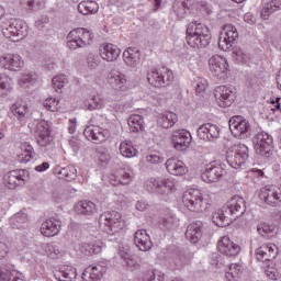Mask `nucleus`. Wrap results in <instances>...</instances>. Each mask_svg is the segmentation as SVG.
<instances>
[{"mask_svg":"<svg viewBox=\"0 0 281 281\" xmlns=\"http://www.w3.org/2000/svg\"><path fill=\"white\" fill-rule=\"evenodd\" d=\"M246 207L245 199L235 195L225 206L213 213L212 221L217 227H227L232 223V217L238 218L245 214Z\"/></svg>","mask_w":281,"mask_h":281,"instance_id":"f257e3e1","label":"nucleus"},{"mask_svg":"<svg viewBox=\"0 0 281 281\" xmlns=\"http://www.w3.org/2000/svg\"><path fill=\"white\" fill-rule=\"evenodd\" d=\"M212 41L210 29L200 22L193 21L187 26V43L190 47L199 49L201 47H207Z\"/></svg>","mask_w":281,"mask_h":281,"instance_id":"f03ea898","label":"nucleus"},{"mask_svg":"<svg viewBox=\"0 0 281 281\" xmlns=\"http://www.w3.org/2000/svg\"><path fill=\"white\" fill-rule=\"evenodd\" d=\"M182 203L189 212L201 214L210 210V204L203 199V193L199 189H188L182 195Z\"/></svg>","mask_w":281,"mask_h":281,"instance_id":"7ed1b4c3","label":"nucleus"},{"mask_svg":"<svg viewBox=\"0 0 281 281\" xmlns=\"http://www.w3.org/2000/svg\"><path fill=\"white\" fill-rule=\"evenodd\" d=\"M93 43V32L87 29H75L67 35V47L69 49H80Z\"/></svg>","mask_w":281,"mask_h":281,"instance_id":"20e7f679","label":"nucleus"},{"mask_svg":"<svg viewBox=\"0 0 281 281\" xmlns=\"http://www.w3.org/2000/svg\"><path fill=\"white\" fill-rule=\"evenodd\" d=\"M249 159V147L245 144H235L226 151V161L231 168H240Z\"/></svg>","mask_w":281,"mask_h":281,"instance_id":"39448f33","label":"nucleus"},{"mask_svg":"<svg viewBox=\"0 0 281 281\" xmlns=\"http://www.w3.org/2000/svg\"><path fill=\"white\" fill-rule=\"evenodd\" d=\"M147 80L151 87H156L157 89H161V87H170L172 81L175 80V75L172 70L167 67H162L159 69H151L147 75Z\"/></svg>","mask_w":281,"mask_h":281,"instance_id":"423d86ee","label":"nucleus"},{"mask_svg":"<svg viewBox=\"0 0 281 281\" xmlns=\"http://www.w3.org/2000/svg\"><path fill=\"white\" fill-rule=\"evenodd\" d=\"M2 34L5 38H10L13 43L21 41L26 36L25 27L23 26V21L18 19H10L1 24Z\"/></svg>","mask_w":281,"mask_h":281,"instance_id":"0eeeda50","label":"nucleus"},{"mask_svg":"<svg viewBox=\"0 0 281 281\" xmlns=\"http://www.w3.org/2000/svg\"><path fill=\"white\" fill-rule=\"evenodd\" d=\"M252 144L257 155L269 157L273 150V137L268 133L260 132L252 137Z\"/></svg>","mask_w":281,"mask_h":281,"instance_id":"6e6552de","label":"nucleus"},{"mask_svg":"<svg viewBox=\"0 0 281 281\" xmlns=\"http://www.w3.org/2000/svg\"><path fill=\"white\" fill-rule=\"evenodd\" d=\"M229 131L234 137H238V139H245L249 136V133L251 131V124H249V121L247 119H244L240 115L233 116L229 120Z\"/></svg>","mask_w":281,"mask_h":281,"instance_id":"1a4fd4ad","label":"nucleus"},{"mask_svg":"<svg viewBox=\"0 0 281 281\" xmlns=\"http://www.w3.org/2000/svg\"><path fill=\"white\" fill-rule=\"evenodd\" d=\"M259 199L263 201L266 205H270L271 207H280L281 190L273 184H268L261 188Z\"/></svg>","mask_w":281,"mask_h":281,"instance_id":"9d476101","label":"nucleus"},{"mask_svg":"<svg viewBox=\"0 0 281 281\" xmlns=\"http://www.w3.org/2000/svg\"><path fill=\"white\" fill-rule=\"evenodd\" d=\"M209 69L220 80H223L229 74V64L227 58L221 55H213L209 59Z\"/></svg>","mask_w":281,"mask_h":281,"instance_id":"9b49d317","label":"nucleus"},{"mask_svg":"<svg viewBox=\"0 0 281 281\" xmlns=\"http://www.w3.org/2000/svg\"><path fill=\"white\" fill-rule=\"evenodd\" d=\"M238 38V30L232 24H225L220 34L218 47L223 52H229L234 42Z\"/></svg>","mask_w":281,"mask_h":281,"instance_id":"f8f14e48","label":"nucleus"},{"mask_svg":"<svg viewBox=\"0 0 281 281\" xmlns=\"http://www.w3.org/2000/svg\"><path fill=\"white\" fill-rule=\"evenodd\" d=\"M35 137L38 146L42 148H47L54 143V136L52 135V130L47 121H41L35 127Z\"/></svg>","mask_w":281,"mask_h":281,"instance_id":"ddd939ff","label":"nucleus"},{"mask_svg":"<svg viewBox=\"0 0 281 281\" xmlns=\"http://www.w3.org/2000/svg\"><path fill=\"white\" fill-rule=\"evenodd\" d=\"M214 98L218 106H222L223 109L232 106V104H234V100H236V97L234 94V87L217 86L214 89Z\"/></svg>","mask_w":281,"mask_h":281,"instance_id":"4468645a","label":"nucleus"},{"mask_svg":"<svg viewBox=\"0 0 281 281\" xmlns=\"http://www.w3.org/2000/svg\"><path fill=\"white\" fill-rule=\"evenodd\" d=\"M122 215L116 211H106L99 217V225L103 227L105 232H117L120 229V221Z\"/></svg>","mask_w":281,"mask_h":281,"instance_id":"2eb2a0df","label":"nucleus"},{"mask_svg":"<svg viewBox=\"0 0 281 281\" xmlns=\"http://www.w3.org/2000/svg\"><path fill=\"white\" fill-rule=\"evenodd\" d=\"M3 179L5 186H8L10 190H14L16 186H25V182L30 179V172L24 169H15L7 172Z\"/></svg>","mask_w":281,"mask_h":281,"instance_id":"dca6fc26","label":"nucleus"},{"mask_svg":"<svg viewBox=\"0 0 281 281\" xmlns=\"http://www.w3.org/2000/svg\"><path fill=\"white\" fill-rule=\"evenodd\" d=\"M223 172H225V169L218 162L212 161L205 166L201 179L204 183H217L223 178Z\"/></svg>","mask_w":281,"mask_h":281,"instance_id":"f3484780","label":"nucleus"},{"mask_svg":"<svg viewBox=\"0 0 281 281\" xmlns=\"http://www.w3.org/2000/svg\"><path fill=\"white\" fill-rule=\"evenodd\" d=\"M278 256V246L276 244H263L256 250V258L259 262L269 267V262Z\"/></svg>","mask_w":281,"mask_h":281,"instance_id":"a211bd4d","label":"nucleus"},{"mask_svg":"<svg viewBox=\"0 0 281 281\" xmlns=\"http://www.w3.org/2000/svg\"><path fill=\"white\" fill-rule=\"evenodd\" d=\"M108 83L112 89H115V91H126L128 87L131 86L128 83V78H126V75L121 72L120 70H111L108 76Z\"/></svg>","mask_w":281,"mask_h":281,"instance_id":"6ab92c4d","label":"nucleus"},{"mask_svg":"<svg viewBox=\"0 0 281 281\" xmlns=\"http://www.w3.org/2000/svg\"><path fill=\"white\" fill-rule=\"evenodd\" d=\"M171 142L176 150H186L192 143V134L187 130H177L171 134Z\"/></svg>","mask_w":281,"mask_h":281,"instance_id":"aec40b11","label":"nucleus"},{"mask_svg":"<svg viewBox=\"0 0 281 281\" xmlns=\"http://www.w3.org/2000/svg\"><path fill=\"white\" fill-rule=\"evenodd\" d=\"M196 133L199 139H203L204 142H214V139H218V137H221V127L216 124L205 123L198 128Z\"/></svg>","mask_w":281,"mask_h":281,"instance_id":"412c9836","label":"nucleus"},{"mask_svg":"<svg viewBox=\"0 0 281 281\" xmlns=\"http://www.w3.org/2000/svg\"><path fill=\"white\" fill-rule=\"evenodd\" d=\"M0 65L9 71H21L23 69V58L19 54H3L0 57Z\"/></svg>","mask_w":281,"mask_h":281,"instance_id":"4be33fe9","label":"nucleus"},{"mask_svg":"<svg viewBox=\"0 0 281 281\" xmlns=\"http://www.w3.org/2000/svg\"><path fill=\"white\" fill-rule=\"evenodd\" d=\"M83 135L89 142H93V144H102L109 137V132L101 127L90 125L85 128Z\"/></svg>","mask_w":281,"mask_h":281,"instance_id":"5701e85b","label":"nucleus"},{"mask_svg":"<svg viewBox=\"0 0 281 281\" xmlns=\"http://www.w3.org/2000/svg\"><path fill=\"white\" fill-rule=\"evenodd\" d=\"M133 181V171L119 169L110 176L111 186H128Z\"/></svg>","mask_w":281,"mask_h":281,"instance_id":"b1692460","label":"nucleus"},{"mask_svg":"<svg viewBox=\"0 0 281 281\" xmlns=\"http://www.w3.org/2000/svg\"><path fill=\"white\" fill-rule=\"evenodd\" d=\"M217 249L224 256H238L240 252V246L234 244L227 236L222 237L217 245Z\"/></svg>","mask_w":281,"mask_h":281,"instance_id":"393cba45","label":"nucleus"},{"mask_svg":"<svg viewBox=\"0 0 281 281\" xmlns=\"http://www.w3.org/2000/svg\"><path fill=\"white\" fill-rule=\"evenodd\" d=\"M166 169L169 175H173L175 177H183L188 172L186 164L177 158H169L166 161Z\"/></svg>","mask_w":281,"mask_h":281,"instance_id":"a878e982","label":"nucleus"},{"mask_svg":"<svg viewBox=\"0 0 281 281\" xmlns=\"http://www.w3.org/2000/svg\"><path fill=\"white\" fill-rule=\"evenodd\" d=\"M60 232V221L56 218H48L41 225V234L50 238L52 236H58Z\"/></svg>","mask_w":281,"mask_h":281,"instance_id":"bb28decb","label":"nucleus"},{"mask_svg":"<svg viewBox=\"0 0 281 281\" xmlns=\"http://www.w3.org/2000/svg\"><path fill=\"white\" fill-rule=\"evenodd\" d=\"M134 243L140 251H149L153 248V241L146 229H138L134 235Z\"/></svg>","mask_w":281,"mask_h":281,"instance_id":"cd10ccee","label":"nucleus"},{"mask_svg":"<svg viewBox=\"0 0 281 281\" xmlns=\"http://www.w3.org/2000/svg\"><path fill=\"white\" fill-rule=\"evenodd\" d=\"M11 113L19 120V122L25 124L27 117H30V108L27 106V103L16 101L11 105Z\"/></svg>","mask_w":281,"mask_h":281,"instance_id":"c85d7f7f","label":"nucleus"},{"mask_svg":"<svg viewBox=\"0 0 281 281\" xmlns=\"http://www.w3.org/2000/svg\"><path fill=\"white\" fill-rule=\"evenodd\" d=\"M203 236V223L202 222H193L188 225L186 232V238L190 240V243L196 244L201 240Z\"/></svg>","mask_w":281,"mask_h":281,"instance_id":"c756f323","label":"nucleus"},{"mask_svg":"<svg viewBox=\"0 0 281 281\" xmlns=\"http://www.w3.org/2000/svg\"><path fill=\"white\" fill-rule=\"evenodd\" d=\"M120 48L115 44H103L100 46V56L108 63H113L120 57Z\"/></svg>","mask_w":281,"mask_h":281,"instance_id":"7c9ffc66","label":"nucleus"},{"mask_svg":"<svg viewBox=\"0 0 281 281\" xmlns=\"http://www.w3.org/2000/svg\"><path fill=\"white\" fill-rule=\"evenodd\" d=\"M78 277L76 268L71 266H61L59 270L54 272V278L58 281H72Z\"/></svg>","mask_w":281,"mask_h":281,"instance_id":"2f4dec72","label":"nucleus"},{"mask_svg":"<svg viewBox=\"0 0 281 281\" xmlns=\"http://www.w3.org/2000/svg\"><path fill=\"white\" fill-rule=\"evenodd\" d=\"M105 269L102 266H92L86 268L81 278L83 281H98L102 280Z\"/></svg>","mask_w":281,"mask_h":281,"instance_id":"473e14b6","label":"nucleus"},{"mask_svg":"<svg viewBox=\"0 0 281 281\" xmlns=\"http://www.w3.org/2000/svg\"><path fill=\"white\" fill-rule=\"evenodd\" d=\"M34 157H36L34 147L29 143H22L18 155V161H20V164H29V161H32Z\"/></svg>","mask_w":281,"mask_h":281,"instance_id":"72a5a7b5","label":"nucleus"},{"mask_svg":"<svg viewBox=\"0 0 281 281\" xmlns=\"http://www.w3.org/2000/svg\"><path fill=\"white\" fill-rule=\"evenodd\" d=\"M75 212L76 214H81L82 216H93L95 212H98V209L95 207V203L91 201H79L75 205Z\"/></svg>","mask_w":281,"mask_h":281,"instance_id":"f704fd0d","label":"nucleus"},{"mask_svg":"<svg viewBox=\"0 0 281 281\" xmlns=\"http://www.w3.org/2000/svg\"><path fill=\"white\" fill-rule=\"evenodd\" d=\"M27 214L25 212L15 213L10 220V227L12 229H25L29 222Z\"/></svg>","mask_w":281,"mask_h":281,"instance_id":"c9c22d12","label":"nucleus"},{"mask_svg":"<svg viewBox=\"0 0 281 281\" xmlns=\"http://www.w3.org/2000/svg\"><path fill=\"white\" fill-rule=\"evenodd\" d=\"M139 56V50L137 48L130 47L123 52V60L127 67H137Z\"/></svg>","mask_w":281,"mask_h":281,"instance_id":"e433bc0d","label":"nucleus"},{"mask_svg":"<svg viewBox=\"0 0 281 281\" xmlns=\"http://www.w3.org/2000/svg\"><path fill=\"white\" fill-rule=\"evenodd\" d=\"M281 9V1L280 0H272L265 4V7L261 10L260 16L263 19V21L269 20L271 14L273 12H278Z\"/></svg>","mask_w":281,"mask_h":281,"instance_id":"4c0bfd02","label":"nucleus"},{"mask_svg":"<svg viewBox=\"0 0 281 281\" xmlns=\"http://www.w3.org/2000/svg\"><path fill=\"white\" fill-rule=\"evenodd\" d=\"M177 122H179V116L173 112H166L158 120V123L162 128H172Z\"/></svg>","mask_w":281,"mask_h":281,"instance_id":"58836bf2","label":"nucleus"},{"mask_svg":"<svg viewBox=\"0 0 281 281\" xmlns=\"http://www.w3.org/2000/svg\"><path fill=\"white\" fill-rule=\"evenodd\" d=\"M0 281H25L23 273L16 270L0 269Z\"/></svg>","mask_w":281,"mask_h":281,"instance_id":"ea45409f","label":"nucleus"},{"mask_svg":"<svg viewBox=\"0 0 281 281\" xmlns=\"http://www.w3.org/2000/svg\"><path fill=\"white\" fill-rule=\"evenodd\" d=\"M98 2L95 1H83L78 4V12L87 16V14H95L99 10Z\"/></svg>","mask_w":281,"mask_h":281,"instance_id":"a19ab883","label":"nucleus"},{"mask_svg":"<svg viewBox=\"0 0 281 281\" xmlns=\"http://www.w3.org/2000/svg\"><path fill=\"white\" fill-rule=\"evenodd\" d=\"M127 124L132 133H139V131H144V116L133 114L130 116Z\"/></svg>","mask_w":281,"mask_h":281,"instance_id":"79ce46f5","label":"nucleus"},{"mask_svg":"<svg viewBox=\"0 0 281 281\" xmlns=\"http://www.w3.org/2000/svg\"><path fill=\"white\" fill-rule=\"evenodd\" d=\"M37 80H38V78L36 77V74L27 72L20 77L19 86L22 89H32V87H34V85H36Z\"/></svg>","mask_w":281,"mask_h":281,"instance_id":"37998d69","label":"nucleus"},{"mask_svg":"<svg viewBox=\"0 0 281 281\" xmlns=\"http://www.w3.org/2000/svg\"><path fill=\"white\" fill-rule=\"evenodd\" d=\"M258 234L263 238H273L276 234V226L267 223H261L257 226Z\"/></svg>","mask_w":281,"mask_h":281,"instance_id":"c03bdc74","label":"nucleus"},{"mask_svg":"<svg viewBox=\"0 0 281 281\" xmlns=\"http://www.w3.org/2000/svg\"><path fill=\"white\" fill-rule=\"evenodd\" d=\"M120 153L123 157L131 158L137 155V149H135V147L133 146V143L128 140H124L120 145Z\"/></svg>","mask_w":281,"mask_h":281,"instance_id":"a18cd8bd","label":"nucleus"},{"mask_svg":"<svg viewBox=\"0 0 281 281\" xmlns=\"http://www.w3.org/2000/svg\"><path fill=\"white\" fill-rule=\"evenodd\" d=\"M186 265H190V259H188L186 255H177L173 257L170 267L173 271H179L183 269Z\"/></svg>","mask_w":281,"mask_h":281,"instance_id":"49530a36","label":"nucleus"},{"mask_svg":"<svg viewBox=\"0 0 281 281\" xmlns=\"http://www.w3.org/2000/svg\"><path fill=\"white\" fill-rule=\"evenodd\" d=\"M79 251H81L83 256H92V254H100L102 251V246H95L89 243H81L79 246Z\"/></svg>","mask_w":281,"mask_h":281,"instance_id":"de8ad7c7","label":"nucleus"},{"mask_svg":"<svg viewBox=\"0 0 281 281\" xmlns=\"http://www.w3.org/2000/svg\"><path fill=\"white\" fill-rule=\"evenodd\" d=\"M145 190L151 194H161V183L160 180L150 178L145 182Z\"/></svg>","mask_w":281,"mask_h":281,"instance_id":"09e8293b","label":"nucleus"},{"mask_svg":"<svg viewBox=\"0 0 281 281\" xmlns=\"http://www.w3.org/2000/svg\"><path fill=\"white\" fill-rule=\"evenodd\" d=\"M177 186L175 184V180L167 178L160 180V194H170L176 190Z\"/></svg>","mask_w":281,"mask_h":281,"instance_id":"8fccbe9b","label":"nucleus"},{"mask_svg":"<svg viewBox=\"0 0 281 281\" xmlns=\"http://www.w3.org/2000/svg\"><path fill=\"white\" fill-rule=\"evenodd\" d=\"M76 167L67 166L59 170L58 175L61 179H66V181H71L76 179Z\"/></svg>","mask_w":281,"mask_h":281,"instance_id":"3c124183","label":"nucleus"},{"mask_svg":"<svg viewBox=\"0 0 281 281\" xmlns=\"http://www.w3.org/2000/svg\"><path fill=\"white\" fill-rule=\"evenodd\" d=\"M98 109H104V99L100 95H93L88 101V111H95Z\"/></svg>","mask_w":281,"mask_h":281,"instance_id":"603ef678","label":"nucleus"},{"mask_svg":"<svg viewBox=\"0 0 281 281\" xmlns=\"http://www.w3.org/2000/svg\"><path fill=\"white\" fill-rule=\"evenodd\" d=\"M45 252L47 254L48 258L56 259L59 256H63V250L56 244H47L45 246Z\"/></svg>","mask_w":281,"mask_h":281,"instance_id":"864d4df0","label":"nucleus"},{"mask_svg":"<svg viewBox=\"0 0 281 281\" xmlns=\"http://www.w3.org/2000/svg\"><path fill=\"white\" fill-rule=\"evenodd\" d=\"M232 58L236 60L237 63H248L249 60V54H247L243 48H234L232 52Z\"/></svg>","mask_w":281,"mask_h":281,"instance_id":"5fc2aeb1","label":"nucleus"},{"mask_svg":"<svg viewBox=\"0 0 281 281\" xmlns=\"http://www.w3.org/2000/svg\"><path fill=\"white\" fill-rule=\"evenodd\" d=\"M55 91H58L69 82L66 75H57L52 80Z\"/></svg>","mask_w":281,"mask_h":281,"instance_id":"6e6d98bb","label":"nucleus"},{"mask_svg":"<svg viewBox=\"0 0 281 281\" xmlns=\"http://www.w3.org/2000/svg\"><path fill=\"white\" fill-rule=\"evenodd\" d=\"M210 265L215 269H223V267H225V258L214 252L211 255Z\"/></svg>","mask_w":281,"mask_h":281,"instance_id":"4d7b16f0","label":"nucleus"},{"mask_svg":"<svg viewBox=\"0 0 281 281\" xmlns=\"http://www.w3.org/2000/svg\"><path fill=\"white\" fill-rule=\"evenodd\" d=\"M145 159L147 164L151 165L164 164V158L161 157V154L157 151H150Z\"/></svg>","mask_w":281,"mask_h":281,"instance_id":"13d9d810","label":"nucleus"},{"mask_svg":"<svg viewBox=\"0 0 281 281\" xmlns=\"http://www.w3.org/2000/svg\"><path fill=\"white\" fill-rule=\"evenodd\" d=\"M87 65H88V68H90L91 70L98 69V67L100 66V56L93 53L88 54Z\"/></svg>","mask_w":281,"mask_h":281,"instance_id":"bf43d9fd","label":"nucleus"},{"mask_svg":"<svg viewBox=\"0 0 281 281\" xmlns=\"http://www.w3.org/2000/svg\"><path fill=\"white\" fill-rule=\"evenodd\" d=\"M58 104H59V101L54 98H49L44 101V108L47 111H52L53 113H56V111H58L59 109Z\"/></svg>","mask_w":281,"mask_h":281,"instance_id":"052dcab7","label":"nucleus"},{"mask_svg":"<svg viewBox=\"0 0 281 281\" xmlns=\"http://www.w3.org/2000/svg\"><path fill=\"white\" fill-rule=\"evenodd\" d=\"M127 269H130V271H137V269H139V263L137 262V260H135V258H133L132 255H130L126 259H123Z\"/></svg>","mask_w":281,"mask_h":281,"instance_id":"680f3d73","label":"nucleus"},{"mask_svg":"<svg viewBox=\"0 0 281 281\" xmlns=\"http://www.w3.org/2000/svg\"><path fill=\"white\" fill-rule=\"evenodd\" d=\"M229 272H226V278H229V276H232V278H236V276H238V272L240 271V266L236 265V263H229L227 265Z\"/></svg>","mask_w":281,"mask_h":281,"instance_id":"e2e57ef3","label":"nucleus"},{"mask_svg":"<svg viewBox=\"0 0 281 281\" xmlns=\"http://www.w3.org/2000/svg\"><path fill=\"white\" fill-rule=\"evenodd\" d=\"M119 256H120V258H122V260L127 259L131 256L128 246H124V245L120 246L119 247Z\"/></svg>","mask_w":281,"mask_h":281,"instance_id":"0e129e2a","label":"nucleus"},{"mask_svg":"<svg viewBox=\"0 0 281 281\" xmlns=\"http://www.w3.org/2000/svg\"><path fill=\"white\" fill-rule=\"evenodd\" d=\"M205 89H207V80L202 79L196 82L195 93H203V91H205Z\"/></svg>","mask_w":281,"mask_h":281,"instance_id":"69168bd1","label":"nucleus"},{"mask_svg":"<svg viewBox=\"0 0 281 281\" xmlns=\"http://www.w3.org/2000/svg\"><path fill=\"white\" fill-rule=\"evenodd\" d=\"M265 273L269 280H278V272L273 268H267Z\"/></svg>","mask_w":281,"mask_h":281,"instance_id":"338daca9","label":"nucleus"},{"mask_svg":"<svg viewBox=\"0 0 281 281\" xmlns=\"http://www.w3.org/2000/svg\"><path fill=\"white\" fill-rule=\"evenodd\" d=\"M144 281H157V273L155 272V270L148 271L144 276Z\"/></svg>","mask_w":281,"mask_h":281,"instance_id":"774afa93","label":"nucleus"}]
</instances>
